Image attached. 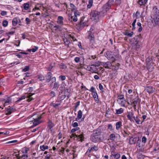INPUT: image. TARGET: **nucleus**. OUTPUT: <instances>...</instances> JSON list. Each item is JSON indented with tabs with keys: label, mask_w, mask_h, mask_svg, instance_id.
<instances>
[{
	"label": "nucleus",
	"mask_w": 159,
	"mask_h": 159,
	"mask_svg": "<svg viewBox=\"0 0 159 159\" xmlns=\"http://www.w3.org/2000/svg\"><path fill=\"white\" fill-rule=\"evenodd\" d=\"M105 56L109 60L113 59L112 62H113L116 60L115 58H114V55L112 52L107 51L106 52Z\"/></svg>",
	"instance_id": "423d86ee"
},
{
	"label": "nucleus",
	"mask_w": 159,
	"mask_h": 159,
	"mask_svg": "<svg viewBox=\"0 0 159 159\" xmlns=\"http://www.w3.org/2000/svg\"><path fill=\"white\" fill-rule=\"evenodd\" d=\"M59 78V79H60L62 81L65 80L66 79V76L65 75H62L60 76Z\"/></svg>",
	"instance_id": "49530a36"
},
{
	"label": "nucleus",
	"mask_w": 159,
	"mask_h": 159,
	"mask_svg": "<svg viewBox=\"0 0 159 159\" xmlns=\"http://www.w3.org/2000/svg\"><path fill=\"white\" fill-rule=\"evenodd\" d=\"M133 118L134 119L136 123L138 124H140L141 120L137 116L136 117L134 116L133 117Z\"/></svg>",
	"instance_id": "c756f323"
},
{
	"label": "nucleus",
	"mask_w": 159,
	"mask_h": 159,
	"mask_svg": "<svg viewBox=\"0 0 159 159\" xmlns=\"http://www.w3.org/2000/svg\"><path fill=\"white\" fill-rule=\"evenodd\" d=\"M89 91L92 93H95V92H96L95 91V89L93 86L91 87Z\"/></svg>",
	"instance_id": "e2e57ef3"
},
{
	"label": "nucleus",
	"mask_w": 159,
	"mask_h": 159,
	"mask_svg": "<svg viewBox=\"0 0 159 159\" xmlns=\"http://www.w3.org/2000/svg\"><path fill=\"white\" fill-rule=\"evenodd\" d=\"M140 100L139 98H137L136 100H134L133 101V102L131 103V105H133V104L136 105L137 103L138 102H140Z\"/></svg>",
	"instance_id": "a19ab883"
},
{
	"label": "nucleus",
	"mask_w": 159,
	"mask_h": 159,
	"mask_svg": "<svg viewBox=\"0 0 159 159\" xmlns=\"http://www.w3.org/2000/svg\"><path fill=\"white\" fill-rule=\"evenodd\" d=\"M116 114H120L123 113L124 111V109L122 108H120L119 109H116Z\"/></svg>",
	"instance_id": "393cba45"
},
{
	"label": "nucleus",
	"mask_w": 159,
	"mask_h": 159,
	"mask_svg": "<svg viewBox=\"0 0 159 159\" xmlns=\"http://www.w3.org/2000/svg\"><path fill=\"white\" fill-rule=\"evenodd\" d=\"M134 33L133 32H131L129 33V32H125L124 34L128 36L129 37H131L132 36V35H133Z\"/></svg>",
	"instance_id": "f704fd0d"
},
{
	"label": "nucleus",
	"mask_w": 159,
	"mask_h": 159,
	"mask_svg": "<svg viewBox=\"0 0 159 159\" xmlns=\"http://www.w3.org/2000/svg\"><path fill=\"white\" fill-rule=\"evenodd\" d=\"M116 129L117 130H119L120 128L122 126V122L121 121H118L117 122L116 124Z\"/></svg>",
	"instance_id": "4be33fe9"
},
{
	"label": "nucleus",
	"mask_w": 159,
	"mask_h": 159,
	"mask_svg": "<svg viewBox=\"0 0 159 159\" xmlns=\"http://www.w3.org/2000/svg\"><path fill=\"white\" fill-rule=\"evenodd\" d=\"M153 11L154 17L159 16V11L157 8H153Z\"/></svg>",
	"instance_id": "f3484780"
},
{
	"label": "nucleus",
	"mask_w": 159,
	"mask_h": 159,
	"mask_svg": "<svg viewBox=\"0 0 159 159\" xmlns=\"http://www.w3.org/2000/svg\"><path fill=\"white\" fill-rule=\"evenodd\" d=\"M7 14V12L5 11H2L1 12V14L2 16H4L6 15Z\"/></svg>",
	"instance_id": "69168bd1"
},
{
	"label": "nucleus",
	"mask_w": 159,
	"mask_h": 159,
	"mask_svg": "<svg viewBox=\"0 0 159 159\" xmlns=\"http://www.w3.org/2000/svg\"><path fill=\"white\" fill-rule=\"evenodd\" d=\"M68 35L70 36H69V38L70 41H75V40H76V39L73 36L71 35V34H69Z\"/></svg>",
	"instance_id": "3c124183"
},
{
	"label": "nucleus",
	"mask_w": 159,
	"mask_h": 159,
	"mask_svg": "<svg viewBox=\"0 0 159 159\" xmlns=\"http://www.w3.org/2000/svg\"><path fill=\"white\" fill-rule=\"evenodd\" d=\"M90 149H92V151H96L98 149V147L95 146H92V147L90 148Z\"/></svg>",
	"instance_id": "09e8293b"
},
{
	"label": "nucleus",
	"mask_w": 159,
	"mask_h": 159,
	"mask_svg": "<svg viewBox=\"0 0 159 159\" xmlns=\"http://www.w3.org/2000/svg\"><path fill=\"white\" fill-rule=\"evenodd\" d=\"M25 96H22L21 98H20L16 102L17 103H18L20 101L22 100L23 99H25Z\"/></svg>",
	"instance_id": "052dcab7"
},
{
	"label": "nucleus",
	"mask_w": 159,
	"mask_h": 159,
	"mask_svg": "<svg viewBox=\"0 0 159 159\" xmlns=\"http://www.w3.org/2000/svg\"><path fill=\"white\" fill-rule=\"evenodd\" d=\"M8 24V21L7 20H5L3 21L2 25L4 27H6L7 26Z\"/></svg>",
	"instance_id": "a18cd8bd"
},
{
	"label": "nucleus",
	"mask_w": 159,
	"mask_h": 159,
	"mask_svg": "<svg viewBox=\"0 0 159 159\" xmlns=\"http://www.w3.org/2000/svg\"><path fill=\"white\" fill-rule=\"evenodd\" d=\"M40 149L41 150L44 151L45 150L48 148V146H44V145L40 146Z\"/></svg>",
	"instance_id": "473e14b6"
},
{
	"label": "nucleus",
	"mask_w": 159,
	"mask_h": 159,
	"mask_svg": "<svg viewBox=\"0 0 159 159\" xmlns=\"http://www.w3.org/2000/svg\"><path fill=\"white\" fill-rule=\"evenodd\" d=\"M11 101V99L10 98L7 99L4 104V106L8 105Z\"/></svg>",
	"instance_id": "58836bf2"
},
{
	"label": "nucleus",
	"mask_w": 159,
	"mask_h": 159,
	"mask_svg": "<svg viewBox=\"0 0 159 159\" xmlns=\"http://www.w3.org/2000/svg\"><path fill=\"white\" fill-rule=\"evenodd\" d=\"M50 96L52 97H53L55 96V93L54 92L52 91L50 93Z\"/></svg>",
	"instance_id": "0e129e2a"
},
{
	"label": "nucleus",
	"mask_w": 159,
	"mask_h": 159,
	"mask_svg": "<svg viewBox=\"0 0 159 159\" xmlns=\"http://www.w3.org/2000/svg\"><path fill=\"white\" fill-rule=\"evenodd\" d=\"M52 73L50 72H48L45 76L46 80L47 82H49L51 80Z\"/></svg>",
	"instance_id": "f8f14e48"
},
{
	"label": "nucleus",
	"mask_w": 159,
	"mask_h": 159,
	"mask_svg": "<svg viewBox=\"0 0 159 159\" xmlns=\"http://www.w3.org/2000/svg\"><path fill=\"white\" fill-rule=\"evenodd\" d=\"M89 4L87 6L88 8H90L92 6L93 4V0H89Z\"/></svg>",
	"instance_id": "72a5a7b5"
},
{
	"label": "nucleus",
	"mask_w": 159,
	"mask_h": 159,
	"mask_svg": "<svg viewBox=\"0 0 159 159\" xmlns=\"http://www.w3.org/2000/svg\"><path fill=\"white\" fill-rule=\"evenodd\" d=\"M138 157L139 159H143L144 156L141 154H139L138 155Z\"/></svg>",
	"instance_id": "864d4df0"
},
{
	"label": "nucleus",
	"mask_w": 159,
	"mask_h": 159,
	"mask_svg": "<svg viewBox=\"0 0 159 159\" xmlns=\"http://www.w3.org/2000/svg\"><path fill=\"white\" fill-rule=\"evenodd\" d=\"M121 0H116L115 1V3L117 5H120L121 3Z\"/></svg>",
	"instance_id": "bf43d9fd"
},
{
	"label": "nucleus",
	"mask_w": 159,
	"mask_h": 159,
	"mask_svg": "<svg viewBox=\"0 0 159 159\" xmlns=\"http://www.w3.org/2000/svg\"><path fill=\"white\" fill-rule=\"evenodd\" d=\"M23 8L25 10H28L30 8V4L29 2L25 3L23 5Z\"/></svg>",
	"instance_id": "a878e982"
},
{
	"label": "nucleus",
	"mask_w": 159,
	"mask_h": 159,
	"mask_svg": "<svg viewBox=\"0 0 159 159\" xmlns=\"http://www.w3.org/2000/svg\"><path fill=\"white\" fill-rule=\"evenodd\" d=\"M80 58L78 57H76L74 59V61L76 63L79 62L80 61Z\"/></svg>",
	"instance_id": "13d9d810"
},
{
	"label": "nucleus",
	"mask_w": 159,
	"mask_h": 159,
	"mask_svg": "<svg viewBox=\"0 0 159 159\" xmlns=\"http://www.w3.org/2000/svg\"><path fill=\"white\" fill-rule=\"evenodd\" d=\"M29 69V66H26L25 67V68L24 69H22V71L23 72H26L28 71Z\"/></svg>",
	"instance_id": "de8ad7c7"
},
{
	"label": "nucleus",
	"mask_w": 159,
	"mask_h": 159,
	"mask_svg": "<svg viewBox=\"0 0 159 159\" xmlns=\"http://www.w3.org/2000/svg\"><path fill=\"white\" fill-rule=\"evenodd\" d=\"M148 0H139L138 1V3L140 6L144 5L147 2Z\"/></svg>",
	"instance_id": "5701e85b"
},
{
	"label": "nucleus",
	"mask_w": 159,
	"mask_h": 159,
	"mask_svg": "<svg viewBox=\"0 0 159 159\" xmlns=\"http://www.w3.org/2000/svg\"><path fill=\"white\" fill-rule=\"evenodd\" d=\"M90 140L93 142L96 143L101 141V138L96 135L93 134H92L90 137Z\"/></svg>",
	"instance_id": "39448f33"
},
{
	"label": "nucleus",
	"mask_w": 159,
	"mask_h": 159,
	"mask_svg": "<svg viewBox=\"0 0 159 159\" xmlns=\"http://www.w3.org/2000/svg\"><path fill=\"white\" fill-rule=\"evenodd\" d=\"M54 28H55V30H58L59 31H61L62 30L61 27L59 25H56L54 26Z\"/></svg>",
	"instance_id": "c85d7f7f"
},
{
	"label": "nucleus",
	"mask_w": 159,
	"mask_h": 159,
	"mask_svg": "<svg viewBox=\"0 0 159 159\" xmlns=\"http://www.w3.org/2000/svg\"><path fill=\"white\" fill-rule=\"evenodd\" d=\"M108 128L111 131H112L114 130V129L113 128L111 124H110L108 125Z\"/></svg>",
	"instance_id": "5fc2aeb1"
},
{
	"label": "nucleus",
	"mask_w": 159,
	"mask_h": 159,
	"mask_svg": "<svg viewBox=\"0 0 159 159\" xmlns=\"http://www.w3.org/2000/svg\"><path fill=\"white\" fill-rule=\"evenodd\" d=\"M82 116V111L80 110L78 111L77 114L78 118H81Z\"/></svg>",
	"instance_id": "ea45409f"
},
{
	"label": "nucleus",
	"mask_w": 159,
	"mask_h": 159,
	"mask_svg": "<svg viewBox=\"0 0 159 159\" xmlns=\"http://www.w3.org/2000/svg\"><path fill=\"white\" fill-rule=\"evenodd\" d=\"M106 65L105 68L108 69H110L111 67L112 66L111 63L109 61L106 62Z\"/></svg>",
	"instance_id": "b1692460"
},
{
	"label": "nucleus",
	"mask_w": 159,
	"mask_h": 159,
	"mask_svg": "<svg viewBox=\"0 0 159 159\" xmlns=\"http://www.w3.org/2000/svg\"><path fill=\"white\" fill-rule=\"evenodd\" d=\"M28 156L26 154H23L21 157V159H27Z\"/></svg>",
	"instance_id": "4d7b16f0"
},
{
	"label": "nucleus",
	"mask_w": 159,
	"mask_h": 159,
	"mask_svg": "<svg viewBox=\"0 0 159 159\" xmlns=\"http://www.w3.org/2000/svg\"><path fill=\"white\" fill-rule=\"evenodd\" d=\"M155 89L152 86H148L145 88V90L149 94L152 93L154 92Z\"/></svg>",
	"instance_id": "9d476101"
},
{
	"label": "nucleus",
	"mask_w": 159,
	"mask_h": 159,
	"mask_svg": "<svg viewBox=\"0 0 159 159\" xmlns=\"http://www.w3.org/2000/svg\"><path fill=\"white\" fill-rule=\"evenodd\" d=\"M54 125L52 123V121L50 120H49L48 122V126L49 128V129L51 131H52V129L54 126Z\"/></svg>",
	"instance_id": "6ab92c4d"
},
{
	"label": "nucleus",
	"mask_w": 159,
	"mask_h": 159,
	"mask_svg": "<svg viewBox=\"0 0 159 159\" xmlns=\"http://www.w3.org/2000/svg\"><path fill=\"white\" fill-rule=\"evenodd\" d=\"M114 2V0H109L108 2L103 7L102 12L103 13L107 12L110 8Z\"/></svg>",
	"instance_id": "f03ea898"
},
{
	"label": "nucleus",
	"mask_w": 159,
	"mask_h": 159,
	"mask_svg": "<svg viewBox=\"0 0 159 159\" xmlns=\"http://www.w3.org/2000/svg\"><path fill=\"white\" fill-rule=\"evenodd\" d=\"M140 15V12L137 11L136 13H134L133 15V16L134 18L135 17L136 19L139 18Z\"/></svg>",
	"instance_id": "412c9836"
},
{
	"label": "nucleus",
	"mask_w": 159,
	"mask_h": 159,
	"mask_svg": "<svg viewBox=\"0 0 159 159\" xmlns=\"http://www.w3.org/2000/svg\"><path fill=\"white\" fill-rule=\"evenodd\" d=\"M79 129V127H76L75 128L71 130V133H74L76 131L78 130Z\"/></svg>",
	"instance_id": "680f3d73"
},
{
	"label": "nucleus",
	"mask_w": 159,
	"mask_h": 159,
	"mask_svg": "<svg viewBox=\"0 0 159 159\" xmlns=\"http://www.w3.org/2000/svg\"><path fill=\"white\" fill-rule=\"evenodd\" d=\"M18 23V20L17 18L16 17L14 18L12 21V23L13 25L16 26V25Z\"/></svg>",
	"instance_id": "7c9ffc66"
},
{
	"label": "nucleus",
	"mask_w": 159,
	"mask_h": 159,
	"mask_svg": "<svg viewBox=\"0 0 159 159\" xmlns=\"http://www.w3.org/2000/svg\"><path fill=\"white\" fill-rule=\"evenodd\" d=\"M75 135L76 137L78 139H79V140L81 142L84 140V137L83 133L79 135Z\"/></svg>",
	"instance_id": "dca6fc26"
},
{
	"label": "nucleus",
	"mask_w": 159,
	"mask_h": 159,
	"mask_svg": "<svg viewBox=\"0 0 159 159\" xmlns=\"http://www.w3.org/2000/svg\"><path fill=\"white\" fill-rule=\"evenodd\" d=\"M110 139L112 140H114L115 138V135L114 134H112L110 135Z\"/></svg>",
	"instance_id": "37998d69"
},
{
	"label": "nucleus",
	"mask_w": 159,
	"mask_h": 159,
	"mask_svg": "<svg viewBox=\"0 0 159 159\" xmlns=\"http://www.w3.org/2000/svg\"><path fill=\"white\" fill-rule=\"evenodd\" d=\"M137 139H138L136 137H131L129 139V143L130 144L132 145L135 144L137 140Z\"/></svg>",
	"instance_id": "2eb2a0df"
},
{
	"label": "nucleus",
	"mask_w": 159,
	"mask_h": 159,
	"mask_svg": "<svg viewBox=\"0 0 159 159\" xmlns=\"http://www.w3.org/2000/svg\"><path fill=\"white\" fill-rule=\"evenodd\" d=\"M60 103H55L52 102L51 103L50 105L56 108L58 106H60Z\"/></svg>",
	"instance_id": "2f4dec72"
},
{
	"label": "nucleus",
	"mask_w": 159,
	"mask_h": 159,
	"mask_svg": "<svg viewBox=\"0 0 159 159\" xmlns=\"http://www.w3.org/2000/svg\"><path fill=\"white\" fill-rule=\"evenodd\" d=\"M29 150V149L28 148H24L22 149V152L23 153L27 154Z\"/></svg>",
	"instance_id": "4c0bfd02"
},
{
	"label": "nucleus",
	"mask_w": 159,
	"mask_h": 159,
	"mask_svg": "<svg viewBox=\"0 0 159 159\" xmlns=\"http://www.w3.org/2000/svg\"><path fill=\"white\" fill-rule=\"evenodd\" d=\"M63 18L61 16H59L57 18V22L58 24L60 25H63Z\"/></svg>",
	"instance_id": "ddd939ff"
},
{
	"label": "nucleus",
	"mask_w": 159,
	"mask_h": 159,
	"mask_svg": "<svg viewBox=\"0 0 159 159\" xmlns=\"http://www.w3.org/2000/svg\"><path fill=\"white\" fill-rule=\"evenodd\" d=\"M70 36L67 35L65 37V38L64 39V41L65 45H69L70 43V40L69 38Z\"/></svg>",
	"instance_id": "9b49d317"
},
{
	"label": "nucleus",
	"mask_w": 159,
	"mask_h": 159,
	"mask_svg": "<svg viewBox=\"0 0 159 159\" xmlns=\"http://www.w3.org/2000/svg\"><path fill=\"white\" fill-rule=\"evenodd\" d=\"M99 87L100 90H101L102 92H104L103 87L101 84H99Z\"/></svg>",
	"instance_id": "6e6d98bb"
},
{
	"label": "nucleus",
	"mask_w": 159,
	"mask_h": 159,
	"mask_svg": "<svg viewBox=\"0 0 159 159\" xmlns=\"http://www.w3.org/2000/svg\"><path fill=\"white\" fill-rule=\"evenodd\" d=\"M98 66L93 64L89 66V68L88 69V70L92 72L93 73H98L97 71L98 69Z\"/></svg>",
	"instance_id": "20e7f679"
},
{
	"label": "nucleus",
	"mask_w": 159,
	"mask_h": 159,
	"mask_svg": "<svg viewBox=\"0 0 159 159\" xmlns=\"http://www.w3.org/2000/svg\"><path fill=\"white\" fill-rule=\"evenodd\" d=\"M70 19L72 20L73 19V20L74 22H76L77 21V16H71L70 17Z\"/></svg>",
	"instance_id": "c03bdc74"
},
{
	"label": "nucleus",
	"mask_w": 159,
	"mask_h": 159,
	"mask_svg": "<svg viewBox=\"0 0 159 159\" xmlns=\"http://www.w3.org/2000/svg\"><path fill=\"white\" fill-rule=\"evenodd\" d=\"M93 98H94L95 101L97 102H98V96L97 93L96 92H95V93H94V94L93 95Z\"/></svg>",
	"instance_id": "c9c22d12"
},
{
	"label": "nucleus",
	"mask_w": 159,
	"mask_h": 159,
	"mask_svg": "<svg viewBox=\"0 0 159 159\" xmlns=\"http://www.w3.org/2000/svg\"><path fill=\"white\" fill-rule=\"evenodd\" d=\"M9 108H7V112L6 113V115H10L16 110V109L12 107L9 106Z\"/></svg>",
	"instance_id": "6e6552de"
},
{
	"label": "nucleus",
	"mask_w": 159,
	"mask_h": 159,
	"mask_svg": "<svg viewBox=\"0 0 159 159\" xmlns=\"http://www.w3.org/2000/svg\"><path fill=\"white\" fill-rule=\"evenodd\" d=\"M154 22L156 25H159V16L154 17Z\"/></svg>",
	"instance_id": "cd10ccee"
},
{
	"label": "nucleus",
	"mask_w": 159,
	"mask_h": 159,
	"mask_svg": "<svg viewBox=\"0 0 159 159\" xmlns=\"http://www.w3.org/2000/svg\"><path fill=\"white\" fill-rule=\"evenodd\" d=\"M111 157H113L115 159H118L120 157V155L119 153H115V151L113 150L111 152Z\"/></svg>",
	"instance_id": "1a4fd4ad"
},
{
	"label": "nucleus",
	"mask_w": 159,
	"mask_h": 159,
	"mask_svg": "<svg viewBox=\"0 0 159 159\" xmlns=\"http://www.w3.org/2000/svg\"><path fill=\"white\" fill-rule=\"evenodd\" d=\"M102 133V131L100 129H97L96 130H94L93 134L95 135L98 137H100Z\"/></svg>",
	"instance_id": "4468645a"
},
{
	"label": "nucleus",
	"mask_w": 159,
	"mask_h": 159,
	"mask_svg": "<svg viewBox=\"0 0 159 159\" xmlns=\"http://www.w3.org/2000/svg\"><path fill=\"white\" fill-rule=\"evenodd\" d=\"M37 77V78L41 81H42L44 80L45 79V77L41 75H38Z\"/></svg>",
	"instance_id": "e433bc0d"
},
{
	"label": "nucleus",
	"mask_w": 159,
	"mask_h": 159,
	"mask_svg": "<svg viewBox=\"0 0 159 159\" xmlns=\"http://www.w3.org/2000/svg\"><path fill=\"white\" fill-rule=\"evenodd\" d=\"M80 101H79L75 103V108L74 109V111L75 112H76V109L80 105Z\"/></svg>",
	"instance_id": "79ce46f5"
},
{
	"label": "nucleus",
	"mask_w": 159,
	"mask_h": 159,
	"mask_svg": "<svg viewBox=\"0 0 159 159\" xmlns=\"http://www.w3.org/2000/svg\"><path fill=\"white\" fill-rule=\"evenodd\" d=\"M25 21L26 24L27 25H29L30 24V22H31V20L28 18L27 17L25 18Z\"/></svg>",
	"instance_id": "8fccbe9b"
},
{
	"label": "nucleus",
	"mask_w": 159,
	"mask_h": 159,
	"mask_svg": "<svg viewBox=\"0 0 159 159\" xmlns=\"http://www.w3.org/2000/svg\"><path fill=\"white\" fill-rule=\"evenodd\" d=\"M88 39L89 41V44L91 46L93 45L94 42V38L93 33L91 31L88 32Z\"/></svg>",
	"instance_id": "7ed1b4c3"
},
{
	"label": "nucleus",
	"mask_w": 159,
	"mask_h": 159,
	"mask_svg": "<svg viewBox=\"0 0 159 159\" xmlns=\"http://www.w3.org/2000/svg\"><path fill=\"white\" fill-rule=\"evenodd\" d=\"M74 16H79L80 15V12L77 11H76L74 12Z\"/></svg>",
	"instance_id": "338daca9"
},
{
	"label": "nucleus",
	"mask_w": 159,
	"mask_h": 159,
	"mask_svg": "<svg viewBox=\"0 0 159 159\" xmlns=\"http://www.w3.org/2000/svg\"><path fill=\"white\" fill-rule=\"evenodd\" d=\"M86 23L83 21V20H81L80 23L79 24V28L80 29H82L83 28H84V26H86Z\"/></svg>",
	"instance_id": "aec40b11"
},
{
	"label": "nucleus",
	"mask_w": 159,
	"mask_h": 159,
	"mask_svg": "<svg viewBox=\"0 0 159 159\" xmlns=\"http://www.w3.org/2000/svg\"><path fill=\"white\" fill-rule=\"evenodd\" d=\"M38 47L35 46L34 48L31 49V52H35L38 50Z\"/></svg>",
	"instance_id": "603ef678"
},
{
	"label": "nucleus",
	"mask_w": 159,
	"mask_h": 159,
	"mask_svg": "<svg viewBox=\"0 0 159 159\" xmlns=\"http://www.w3.org/2000/svg\"><path fill=\"white\" fill-rule=\"evenodd\" d=\"M59 83L58 82H55L54 84L53 89L54 90H57L59 86Z\"/></svg>",
	"instance_id": "bb28decb"
},
{
	"label": "nucleus",
	"mask_w": 159,
	"mask_h": 159,
	"mask_svg": "<svg viewBox=\"0 0 159 159\" xmlns=\"http://www.w3.org/2000/svg\"><path fill=\"white\" fill-rule=\"evenodd\" d=\"M133 114L132 112H129L128 113V114L127 116V117L128 119L130 120L131 121H133L134 122V120H133L132 118H133Z\"/></svg>",
	"instance_id": "a211bd4d"
},
{
	"label": "nucleus",
	"mask_w": 159,
	"mask_h": 159,
	"mask_svg": "<svg viewBox=\"0 0 159 159\" xmlns=\"http://www.w3.org/2000/svg\"><path fill=\"white\" fill-rule=\"evenodd\" d=\"M70 7L72 8V9L73 10H75V9L76 7L74 5V4H73L72 3H70Z\"/></svg>",
	"instance_id": "774afa93"
},
{
	"label": "nucleus",
	"mask_w": 159,
	"mask_h": 159,
	"mask_svg": "<svg viewBox=\"0 0 159 159\" xmlns=\"http://www.w3.org/2000/svg\"><path fill=\"white\" fill-rule=\"evenodd\" d=\"M100 12L96 11H92L90 13L92 20L95 22H97L99 20Z\"/></svg>",
	"instance_id": "f257e3e1"
},
{
	"label": "nucleus",
	"mask_w": 159,
	"mask_h": 159,
	"mask_svg": "<svg viewBox=\"0 0 159 159\" xmlns=\"http://www.w3.org/2000/svg\"><path fill=\"white\" fill-rule=\"evenodd\" d=\"M41 116H38L37 118H35L34 117L33 118L34 122L33 123V125L32 127L35 126L40 123L39 120L41 118Z\"/></svg>",
	"instance_id": "0eeeda50"
}]
</instances>
